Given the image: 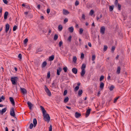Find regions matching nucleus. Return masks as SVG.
Here are the masks:
<instances>
[{"label":"nucleus","instance_id":"obj_32","mask_svg":"<svg viewBox=\"0 0 131 131\" xmlns=\"http://www.w3.org/2000/svg\"><path fill=\"white\" fill-rule=\"evenodd\" d=\"M83 31V29L82 28H80L79 30V33L80 34H81L82 33Z\"/></svg>","mask_w":131,"mask_h":131},{"label":"nucleus","instance_id":"obj_16","mask_svg":"<svg viewBox=\"0 0 131 131\" xmlns=\"http://www.w3.org/2000/svg\"><path fill=\"white\" fill-rule=\"evenodd\" d=\"M8 14V13L7 12H6L4 14V18L5 19H7V16Z\"/></svg>","mask_w":131,"mask_h":131},{"label":"nucleus","instance_id":"obj_40","mask_svg":"<svg viewBox=\"0 0 131 131\" xmlns=\"http://www.w3.org/2000/svg\"><path fill=\"white\" fill-rule=\"evenodd\" d=\"M50 71H49L47 73V77L48 78H50Z\"/></svg>","mask_w":131,"mask_h":131},{"label":"nucleus","instance_id":"obj_62","mask_svg":"<svg viewBox=\"0 0 131 131\" xmlns=\"http://www.w3.org/2000/svg\"><path fill=\"white\" fill-rule=\"evenodd\" d=\"M40 4H39L37 5V7L38 9H40Z\"/></svg>","mask_w":131,"mask_h":131},{"label":"nucleus","instance_id":"obj_20","mask_svg":"<svg viewBox=\"0 0 131 131\" xmlns=\"http://www.w3.org/2000/svg\"><path fill=\"white\" fill-rule=\"evenodd\" d=\"M54 58V55H52L51 56H50L49 58V59L50 61H52Z\"/></svg>","mask_w":131,"mask_h":131},{"label":"nucleus","instance_id":"obj_5","mask_svg":"<svg viewBox=\"0 0 131 131\" xmlns=\"http://www.w3.org/2000/svg\"><path fill=\"white\" fill-rule=\"evenodd\" d=\"M45 89L47 95L49 96H51V93L49 90L46 85L45 86Z\"/></svg>","mask_w":131,"mask_h":131},{"label":"nucleus","instance_id":"obj_61","mask_svg":"<svg viewBox=\"0 0 131 131\" xmlns=\"http://www.w3.org/2000/svg\"><path fill=\"white\" fill-rule=\"evenodd\" d=\"M2 7H0V13H2Z\"/></svg>","mask_w":131,"mask_h":131},{"label":"nucleus","instance_id":"obj_63","mask_svg":"<svg viewBox=\"0 0 131 131\" xmlns=\"http://www.w3.org/2000/svg\"><path fill=\"white\" fill-rule=\"evenodd\" d=\"M88 45L90 47H91V44L90 42H88Z\"/></svg>","mask_w":131,"mask_h":131},{"label":"nucleus","instance_id":"obj_56","mask_svg":"<svg viewBox=\"0 0 131 131\" xmlns=\"http://www.w3.org/2000/svg\"><path fill=\"white\" fill-rule=\"evenodd\" d=\"M3 1L5 4H7V3L8 2L7 0H3Z\"/></svg>","mask_w":131,"mask_h":131},{"label":"nucleus","instance_id":"obj_52","mask_svg":"<svg viewBox=\"0 0 131 131\" xmlns=\"http://www.w3.org/2000/svg\"><path fill=\"white\" fill-rule=\"evenodd\" d=\"M17 26H15L13 27V31H15L17 28Z\"/></svg>","mask_w":131,"mask_h":131},{"label":"nucleus","instance_id":"obj_49","mask_svg":"<svg viewBox=\"0 0 131 131\" xmlns=\"http://www.w3.org/2000/svg\"><path fill=\"white\" fill-rule=\"evenodd\" d=\"M18 58L20 59V60H21L22 59V55L20 53L19 54L18 56Z\"/></svg>","mask_w":131,"mask_h":131},{"label":"nucleus","instance_id":"obj_35","mask_svg":"<svg viewBox=\"0 0 131 131\" xmlns=\"http://www.w3.org/2000/svg\"><path fill=\"white\" fill-rule=\"evenodd\" d=\"M119 4L117 0H115L114 2V4L117 7L118 4Z\"/></svg>","mask_w":131,"mask_h":131},{"label":"nucleus","instance_id":"obj_48","mask_svg":"<svg viewBox=\"0 0 131 131\" xmlns=\"http://www.w3.org/2000/svg\"><path fill=\"white\" fill-rule=\"evenodd\" d=\"M84 57V55L83 53L81 54V59H83Z\"/></svg>","mask_w":131,"mask_h":131},{"label":"nucleus","instance_id":"obj_45","mask_svg":"<svg viewBox=\"0 0 131 131\" xmlns=\"http://www.w3.org/2000/svg\"><path fill=\"white\" fill-rule=\"evenodd\" d=\"M95 55H94V54L93 55H92V60L93 61H94L95 60Z\"/></svg>","mask_w":131,"mask_h":131},{"label":"nucleus","instance_id":"obj_43","mask_svg":"<svg viewBox=\"0 0 131 131\" xmlns=\"http://www.w3.org/2000/svg\"><path fill=\"white\" fill-rule=\"evenodd\" d=\"M79 86H76L74 88V91H77L79 89Z\"/></svg>","mask_w":131,"mask_h":131},{"label":"nucleus","instance_id":"obj_3","mask_svg":"<svg viewBox=\"0 0 131 131\" xmlns=\"http://www.w3.org/2000/svg\"><path fill=\"white\" fill-rule=\"evenodd\" d=\"M10 115L11 116H13L16 119H17V118L15 116L16 115L14 112V109L13 107H12L10 109Z\"/></svg>","mask_w":131,"mask_h":131},{"label":"nucleus","instance_id":"obj_10","mask_svg":"<svg viewBox=\"0 0 131 131\" xmlns=\"http://www.w3.org/2000/svg\"><path fill=\"white\" fill-rule=\"evenodd\" d=\"M9 28V25L8 24H7L5 26V32L7 33Z\"/></svg>","mask_w":131,"mask_h":131},{"label":"nucleus","instance_id":"obj_1","mask_svg":"<svg viewBox=\"0 0 131 131\" xmlns=\"http://www.w3.org/2000/svg\"><path fill=\"white\" fill-rule=\"evenodd\" d=\"M19 77H13L11 78V81L12 84L13 85L17 84V82L19 81Z\"/></svg>","mask_w":131,"mask_h":131},{"label":"nucleus","instance_id":"obj_30","mask_svg":"<svg viewBox=\"0 0 131 131\" xmlns=\"http://www.w3.org/2000/svg\"><path fill=\"white\" fill-rule=\"evenodd\" d=\"M114 88L115 87L114 85H111L109 88L110 90V91H112L113 90Z\"/></svg>","mask_w":131,"mask_h":131},{"label":"nucleus","instance_id":"obj_36","mask_svg":"<svg viewBox=\"0 0 131 131\" xmlns=\"http://www.w3.org/2000/svg\"><path fill=\"white\" fill-rule=\"evenodd\" d=\"M94 10L93 9H91L90 12V14L91 15H92L94 13Z\"/></svg>","mask_w":131,"mask_h":131},{"label":"nucleus","instance_id":"obj_38","mask_svg":"<svg viewBox=\"0 0 131 131\" xmlns=\"http://www.w3.org/2000/svg\"><path fill=\"white\" fill-rule=\"evenodd\" d=\"M79 4V2L78 1V0H77L75 2V6H77Z\"/></svg>","mask_w":131,"mask_h":131},{"label":"nucleus","instance_id":"obj_51","mask_svg":"<svg viewBox=\"0 0 131 131\" xmlns=\"http://www.w3.org/2000/svg\"><path fill=\"white\" fill-rule=\"evenodd\" d=\"M115 49V47L114 46H112V48L111 51H112L113 52L114 50Z\"/></svg>","mask_w":131,"mask_h":131},{"label":"nucleus","instance_id":"obj_37","mask_svg":"<svg viewBox=\"0 0 131 131\" xmlns=\"http://www.w3.org/2000/svg\"><path fill=\"white\" fill-rule=\"evenodd\" d=\"M119 97H120V96H118L115 99L114 102H113L114 103H116L117 100L119 98Z\"/></svg>","mask_w":131,"mask_h":131},{"label":"nucleus","instance_id":"obj_47","mask_svg":"<svg viewBox=\"0 0 131 131\" xmlns=\"http://www.w3.org/2000/svg\"><path fill=\"white\" fill-rule=\"evenodd\" d=\"M67 90H64V92H63V95L64 96H65V95H66L67 93Z\"/></svg>","mask_w":131,"mask_h":131},{"label":"nucleus","instance_id":"obj_29","mask_svg":"<svg viewBox=\"0 0 131 131\" xmlns=\"http://www.w3.org/2000/svg\"><path fill=\"white\" fill-rule=\"evenodd\" d=\"M77 60V58L76 56H74L73 57V62L74 63H75Z\"/></svg>","mask_w":131,"mask_h":131},{"label":"nucleus","instance_id":"obj_9","mask_svg":"<svg viewBox=\"0 0 131 131\" xmlns=\"http://www.w3.org/2000/svg\"><path fill=\"white\" fill-rule=\"evenodd\" d=\"M20 89L21 92L23 94H26L27 93V91L26 89L24 88H20Z\"/></svg>","mask_w":131,"mask_h":131},{"label":"nucleus","instance_id":"obj_7","mask_svg":"<svg viewBox=\"0 0 131 131\" xmlns=\"http://www.w3.org/2000/svg\"><path fill=\"white\" fill-rule=\"evenodd\" d=\"M91 110V109H89L87 110L85 114V117H87L89 115L90 113Z\"/></svg>","mask_w":131,"mask_h":131},{"label":"nucleus","instance_id":"obj_44","mask_svg":"<svg viewBox=\"0 0 131 131\" xmlns=\"http://www.w3.org/2000/svg\"><path fill=\"white\" fill-rule=\"evenodd\" d=\"M42 114H43V115H45L46 114V110H45V109L43 110L42 111Z\"/></svg>","mask_w":131,"mask_h":131},{"label":"nucleus","instance_id":"obj_31","mask_svg":"<svg viewBox=\"0 0 131 131\" xmlns=\"http://www.w3.org/2000/svg\"><path fill=\"white\" fill-rule=\"evenodd\" d=\"M52 86H51L52 88L54 87L55 88H56V84L54 83V81H53V82L52 84Z\"/></svg>","mask_w":131,"mask_h":131},{"label":"nucleus","instance_id":"obj_23","mask_svg":"<svg viewBox=\"0 0 131 131\" xmlns=\"http://www.w3.org/2000/svg\"><path fill=\"white\" fill-rule=\"evenodd\" d=\"M86 67V64L84 63L83 64L81 67V69L85 70V68Z\"/></svg>","mask_w":131,"mask_h":131},{"label":"nucleus","instance_id":"obj_34","mask_svg":"<svg viewBox=\"0 0 131 131\" xmlns=\"http://www.w3.org/2000/svg\"><path fill=\"white\" fill-rule=\"evenodd\" d=\"M117 6L118 10H121V5L119 4H118L117 5Z\"/></svg>","mask_w":131,"mask_h":131},{"label":"nucleus","instance_id":"obj_19","mask_svg":"<svg viewBox=\"0 0 131 131\" xmlns=\"http://www.w3.org/2000/svg\"><path fill=\"white\" fill-rule=\"evenodd\" d=\"M69 31L70 32H73L74 30V28L73 27H71L69 28Z\"/></svg>","mask_w":131,"mask_h":131},{"label":"nucleus","instance_id":"obj_14","mask_svg":"<svg viewBox=\"0 0 131 131\" xmlns=\"http://www.w3.org/2000/svg\"><path fill=\"white\" fill-rule=\"evenodd\" d=\"M63 14L65 15H68L69 13V12L67 10H66L64 9H63Z\"/></svg>","mask_w":131,"mask_h":131},{"label":"nucleus","instance_id":"obj_17","mask_svg":"<svg viewBox=\"0 0 131 131\" xmlns=\"http://www.w3.org/2000/svg\"><path fill=\"white\" fill-rule=\"evenodd\" d=\"M82 71L81 73V75L82 77L84 76L85 72V70L81 69Z\"/></svg>","mask_w":131,"mask_h":131},{"label":"nucleus","instance_id":"obj_64","mask_svg":"<svg viewBox=\"0 0 131 131\" xmlns=\"http://www.w3.org/2000/svg\"><path fill=\"white\" fill-rule=\"evenodd\" d=\"M66 107L69 109H71V107H69V106H66Z\"/></svg>","mask_w":131,"mask_h":131},{"label":"nucleus","instance_id":"obj_28","mask_svg":"<svg viewBox=\"0 0 131 131\" xmlns=\"http://www.w3.org/2000/svg\"><path fill=\"white\" fill-rule=\"evenodd\" d=\"M83 93V91L82 90H80L78 91V94L79 96L81 95Z\"/></svg>","mask_w":131,"mask_h":131},{"label":"nucleus","instance_id":"obj_59","mask_svg":"<svg viewBox=\"0 0 131 131\" xmlns=\"http://www.w3.org/2000/svg\"><path fill=\"white\" fill-rule=\"evenodd\" d=\"M40 108L42 111L43 110H44L45 109L44 108V107L42 106H40Z\"/></svg>","mask_w":131,"mask_h":131},{"label":"nucleus","instance_id":"obj_53","mask_svg":"<svg viewBox=\"0 0 131 131\" xmlns=\"http://www.w3.org/2000/svg\"><path fill=\"white\" fill-rule=\"evenodd\" d=\"M52 126L51 125H50L49 127V131H52Z\"/></svg>","mask_w":131,"mask_h":131},{"label":"nucleus","instance_id":"obj_15","mask_svg":"<svg viewBox=\"0 0 131 131\" xmlns=\"http://www.w3.org/2000/svg\"><path fill=\"white\" fill-rule=\"evenodd\" d=\"M81 115V114L78 112H76L75 114V116L76 118H78L80 117Z\"/></svg>","mask_w":131,"mask_h":131},{"label":"nucleus","instance_id":"obj_24","mask_svg":"<svg viewBox=\"0 0 131 131\" xmlns=\"http://www.w3.org/2000/svg\"><path fill=\"white\" fill-rule=\"evenodd\" d=\"M114 6L113 5L109 7V10L110 11H112L113 9Z\"/></svg>","mask_w":131,"mask_h":131},{"label":"nucleus","instance_id":"obj_6","mask_svg":"<svg viewBox=\"0 0 131 131\" xmlns=\"http://www.w3.org/2000/svg\"><path fill=\"white\" fill-rule=\"evenodd\" d=\"M105 28L104 26H103L101 27L100 29V32L101 34H104L105 33Z\"/></svg>","mask_w":131,"mask_h":131},{"label":"nucleus","instance_id":"obj_50","mask_svg":"<svg viewBox=\"0 0 131 131\" xmlns=\"http://www.w3.org/2000/svg\"><path fill=\"white\" fill-rule=\"evenodd\" d=\"M72 36H70L68 38V40L70 42L71 41V39Z\"/></svg>","mask_w":131,"mask_h":131},{"label":"nucleus","instance_id":"obj_12","mask_svg":"<svg viewBox=\"0 0 131 131\" xmlns=\"http://www.w3.org/2000/svg\"><path fill=\"white\" fill-rule=\"evenodd\" d=\"M72 72L74 74H76L77 73V69L75 68H73L72 70Z\"/></svg>","mask_w":131,"mask_h":131},{"label":"nucleus","instance_id":"obj_46","mask_svg":"<svg viewBox=\"0 0 131 131\" xmlns=\"http://www.w3.org/2000/svg\"><path fill=\"white\" fill-rule=\"evenodd\" d=\"M28 40L27 38L25 39L24 40V43L25 44L27 42Z\"/></svg>","mask_w":131,"mask_h":131},{"label":"nucleus","instance_id":"obj_21","mask_svg":"<svg viewBox=\"0 0 131 131\" xmlns=\"http://www.w3.org/2000/svg\"><path fill=\"white\" fill-rule=\"evenodd\" d=\"M69 98L68 97H66L64 100V103H66L69 100Z\"/></svg>","mask_w":131,"mask_h":131},{"label":"nucleus","instance_id":"obj_27","mask_svg":"<svg viewBox=\"0 0 131 131\" xmlns=\"http://www.w3.org/2000/svg\"><path fill=\"white\" fill-rule=\"evenodd\" d=\"M47 63L46 61H44L42 64V67H44L46 66Z\"/></svg>","mask_w":131,"mask_h":131},{"label":"nucleus","instance_id":"obj_22","mask_svg":"<svg viewBox=\"0 0 131 131\" xmlns=\"http://www.w3.org/2000/svg\"><path fill=\"white\" fill-rule=\"evenodd\" d=\"M63 28V27L62 25H59L58 27V29L59 31H60L62 30Z\"/></svg>","mask_w":131,"mask_h":131},{"label":"nucleus","instance_id":"obj_55","mask_svg":"<svg viewBox=\"0 0 131 131\" xmlns=\"http://www.w3.org/2000/svg\"><path fill=\"white\" fill-rule=\"evenodd\" d=\"M82 18L83 19H85V16L84 14H82Z\"/></svg>","mask_w":131,"mask_h":131},{"label":"nucleus","instance_id":"obj_57","mask_svg":"<svg viewBox=\"0 0 131 131\" xmlns=\"http://www.w3.org/2000/svg\"><path fill=\"white\" fill-rule=\"evenodd\" d=\"M50 12V9L49 8H48L47 10V12L48 14H49Z\"/></svg>","mask_w":131,"mask_h":131},{"label":"nucleus","instance_id":"obj_41","mask_svg":"<svg viewBox=\"0 0 131 131\" xmlns=\"http://www.w3.org/2000/svg\"><path fill=\"white\" fill-rule=\"evenodd\" d=\"M104 76L103 75H101L100 79V81H101L104 79Z\"/></svg>","mask_w":131,"mask_h":131},{"label":"nucleus","instance_id":"obj_13","mask_svg":"<svg viewBox=\"0 0 131 131\" xmlns=\"http://www.w3.org/2000/svg\"><path fill=\"white\" fill-rule=\"evenodd\" d=\"M62 70V69L61 67H59L58 69L57 70V74L58 75H60V72Z\"/></svg>","mask_w":131,"mask_h":131},{"label":"nucleus","instance_id":"obj_25","mask_svg":"<svg viewBox=\"0 0 131 131\" xmlns=\"http://www.w3.org/2000/svg\"><path fill=\"white\" fill-rule=\"evenodd\" d=\"M58 35L57 34H55L54 37V40L55 41L58 38Z\"/></svg>","mask_w":131,"mask_h":131},{"label":"nucleus","instance_id":"obj_26","mask_svg":"<svg viewBox=\"0 0 131 131\" xmlns=\"http://www.w3.org/2000/svg\"><path fill=\"white\" fill-rule=\"evenodd\" d=\"M121 70V68L120 67L118 66L117 68V73L118 74H119L120 73Z\"/></svg>","mask_w":131,"mask_h":131},{"label":"nucleus","instance_id":"obj_58","mask_svg":"<svg viewBox=\"0 0 131 131\" xmlns=\"http://www.w3.org/2000/svg\"><path fill=\"white\" fill-rule=\"evenodd\" d=\"M1 100H4L5 99V98L4 96L3 95L2 96L1 98Z\"/></svg>","mask_w":131,"mask_h":131},{"label":"nucleus","instance_id":"obj_54","mask_svg":"<svg viewBox=\"0 0 131 131\" xmlns=\"http://www.w3.org/2000/svg\"><path fill=\"white\" fill-rule=\"evenodd\" d=\"M68 19L67 18H65L64 20V23H66L67 22H68Z\"/></svg>","mask_w":131,"mask_h":131},{"label":"nucleus","instance_id":"obj_8","mask_svg":"<svg viewBox=\"0 0 131 131\" xmlns=\"http://www.w3.org/2000/svg\"><path fill=\"white\" fill-rule=\"evenodd\" d=\"M10 101L11 102L13 106H15V102L13 98L12 97H10L9 98Z\"/></svg>","mask_w":131,"mask_h":131},{"label":"nucleus","instance_id":"obj_60","mask_svg":"<svg viewBox=\"0 0 131 131\" xmlns=\"http://www.w3.org/2000/svg\"><path fill=\"white\" fill-rule=\"evenodd\" d=\"M25 7L26 8H28V9H29L30 8V7L28 5H26Z\"/></svg>","mask_w":131,"mask_h":131},{"label":"nucleus","instance_id":"obj_4","mask_svg":"<svg viewBox=\"0 0 131 131\" xmlns=\"http://www.w3.org/2000/svg\"><path fill=\"white\" fill-rule=\"evenodd\" d=\"M37 121L36 119L35 118H34L33 121L34 125L32 123H31L29 126V128L31 129H32L33 126L34 127H35L37 125Z\"/></svg>","mask_w":131,"mask_h":131},{"label":"nucleus","instance_id":"obj_39","mask_svg":"<svg viewBox=\"0 0 131 131\" xmlns=\"http://www.w3.org/2000/svg\"><path fill=\"white\" fill-rule=\"evenodd\" d=\"M63 69L64 70V72H67L68 68L66 67H65L63 68Z\"/></svg>","mask_w":131,"mask_h":131},{"label":"nucleus","instance_id":"obj_33","mask_svg":"<svg viewBox=\"0 0 131 131\" xmlns=\"http://www.w3.org/2000/svg\"><path fill=\"white\" fill-rule=\"evenodd\" d=\"M63 45V42L62 41H60L58 44L59 46L60 47H61L62 45Z\"/></svg>","mask_w":131,"mask_h":131},{"label":"nucleus","instance_id":"obj_18","mask_svg":"<svg viewBox=\"0 0 131 131\" xmlns=\"http://www.w3.org/2000/svg\"><path fill=\"white\" fill-rule=\"evenodd\" d=\"M104 86V83L102 82H101L100 83V88L101 90H102Z\"/></svg>","mask_w":131,"mask_h":131},{"label":"nucleus","instance_id":"obj_2","mask_svg":"<svg viewBox=\"0 0 131 131\" xmlns=\"http://www.w3.org/2000/svg\"><path fill=\"white\" fill-rule=\"evenodd\" d=\"M43 119L46 121L49 122L50 120V117L48 114H46L43 115Z\"/></svg>","mask_w":131,"mask_h":131},{"label":"nucleus","instance_id":"obj_42","mask_svg":"<svg viewBox=\"0 0 131 131\" xmlns=\"http://www.w3.org/2000/svg\"><path fill=\"white\" fill-rule=\"evenodd\" d=\"M104 51H105L107 50V49L108 48V47L106 45H104Z\"/></svg>","mask_w":131,"mask_h":131},{"label":"nucleus","instance_id":"obj_11","mask_svg":"<svg viewBox=\"0 0 131 131\" xmlns=\"http://www.w3.org/2000/svg\"><path fill=\"white\" fill-rule=\"evenodd\" d=\"M27 104L29 107L30 110H31L32 109V107L33 106V105L31 102L29 101H28L27 102Z\"/></svg>","mask_w":131,"mask_h":131}]
</instances>
